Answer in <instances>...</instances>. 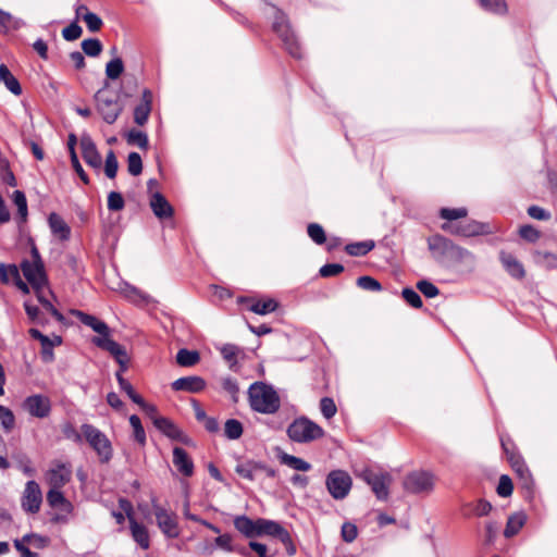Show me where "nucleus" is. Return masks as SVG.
I'll return each mask as SVG.
<instances>
[{
  "label": "nucleus",
  "mask_w": 557,
  "mask_h": 557,
  "mask_svg": "<svg viewBox=\"0 0 557 557\" xmlns=\"http://www.w3.org/2000/svg\"><path fill=\"white\" fill-rule=\"evenodd\" d=\"M249 403L255 411L271 414L280 408V397L274 388L263 382H255L248 389Z\"/></svg>",
  "instance_id": "nucleus-1"
},
{
  "label": "nucleus",
  "mask_w": 557,
  "mask_h": 557,
  "mask_svg": "<svg viewBox=\"0 0 557 557\" xmlns=\"http://www.w3.org/2000/svg\"><path fill=\"white\" fill-rule=\"evenodd\" d=\"M273 12L272 28L281 38L286 51L296 59L301 58V49L295 33L292 30L286 15L276 9L271 7Z\"/></svg>",
  "instance_id": "nucleus-2"
},
{
  "label": "nucleus",
  "mask_w": 557,
  "mask_h": 557,
  "mask_svg": "<svg viewBox=\"0 0 557 557\" xmlns=\"http://www.w3.org/2000/svg\"><path fill=\"white\" fill-rule=\"evenodd\" d=\"M287 435L290 441L304 444L321 438L324 435V431L312 420L300 417L288 425Z\"/></svg>",
  "instance_id": "nucleus-3"
},
{
  "label": "nucleus",
  "mask_w": 557,
  "mask_h": 557,
  "mask_svg": "<svg viewBox=\"0 0 557 557\" xmlns=\"http://www.w3.org/2000/svg\"><path fill=\"white\" fill-rule=\"evenodd\" d=\"M81 430L86 441L96 450L100 461H110L113 455V450L111 442L109 441L107 435L97 428H95L94 425L87 423L83 424Z\"/></svg>",
  "instance_id": "nucleus-4"
},
{
  "label": "nucleus",
  "mask_w": 557,
  "mask_h": 557,
  "mask_svg": "<svg viewBox=\"0 0 557 557\" xmlns=\"http://www.w3.org/2000/svg\"><path fill=\"white\" fill-rule=\"evenodd\" d=\"M357 476L364 481L372 490L379 500H386L389 496L392 475L384 471H373L366 468Z\"/></svg>",
  "instance_id": "nucleus-5"
},
{
  "label": "nucleus",
  "mask_w": 557,
  "mask_h": 557,
  "mask_svg": "<svg viewBox=\"0 0 557 557\" xmlns=\"http://www.w3.org/2000/svg\"><path fill=\"white\" fill-rule=\"evenodd\" d=\"M21 269L25 278L34 288L38 289L46 284L44 262L35 245L30 249V260H24L21 263Z\"/></svg>",
  "instance_id": "nucleus-6"
},
{
  "label": "nucleus",
  "mask_w": 557,
  "mask_h": 557,
  "mask_svg": "<svg viewBox=\"0 0 557 557\" xmlns=\"http://www.w3.org/2000/svg\"><path fill=\"white\" fill-rule=\"evenodd\" d=\"M325 486L334 499L342 500L348 496L352 486V480L348 472L336 469L326 475Z\"/></svg>",
  "instance_id": "nucleus-7"
},
{
  "label": "nucleus",
  "mask_w": 557,
  "mask_h": 557,
  "mask_svg": "<svg viewBox=\"0 0 557 557\" xmlns=\"http://www.w3.org/2000/svg\"><path fill=\"white\" fill-rule=\"evenodd\" d=\"M97 110L104 122L112 124L121 114L123 107L114 97L108 95L104 89H100L95 96Z\"/></svg>",
  "instance_id": "nucleus-8"
},
{
  "label": "nucleus",
  "mask_w": 557,
  "mask_h": 557,
  "mask_svg": "<svg viewBox=\"0 0 557 557\" xmlns=\"http://www.w3.org/2000/svg\"><path fill=\"white\" fill-rule=\"evenodd\" d=\"M403 485L412 494L430 493L434 487V476L426 471H413L406 475Z\"/></svg>",
  "instance_id": "nucleus-9"
},
{
  "label": "nucleus",
  "mask_w": 557,
  "mask_h": 557,
  "mask_svg": "<svg viewBox=\"0 0 557 557\" xmlns=\"http://www.w3.org/2000/svg\"><path fill=\"white\" fill-rule=\"evenodd\" d=\"M42 503V493L40 486L35 481H28L21 498V506L28 513H37Z\"/></svg>",
  "instance_id": "nucleus-10"
},
{
  "label": "nucleus",
  "mask_w": 557,
  "mask_h": 557,
  "mask_svg": "<svg viewBox=\"0 0 557 557\" xmlns=\"http://www.w3.org/2000/svg\"><path fill=\"white\" fill-rule=\"evenodd\" d=\"M153 513L156 516L158 527L165 536L170 539L178 536L180 532L175 513L156 504L153 505Z\"/></svg>",
  "instance_id": "nucleus-11"
},
{
  "label": "nucleus",
  "mask_w": 557,
  "mask_h": 557,
  "mask_svg": "<svg viewBox=\"0 0 557 557\" xmlns=\"http://www.w3.org/2000/svg\"><path fill=\"white\" fill-rule=\"evenodd\" d=\"M72 478V469L70 465L55 462L48 470L46 479L51 487L62 488Z\"/></svg>",
  "instance_id": "nucleus-12"
},
{
  "label": "nucleus",
  "mask_w": 557,
  "mask_h": 557,
  "mask_svg": "<svg viewBox=\"0 0 557 557\" xmlns=\"http://www.w3.org/2000/svg\"><path fill=\"white\" fill-rule=\"evenodd\" d=\"M24 409L33 417L44 419L51 411V403L44 395H32L24 400Z\"/></svg>",
  "instance_id": "nucleus-13"
},
{
  "label": "nucleus",
  "mask_w": 557,
  "mask_h": 557,
  "mask_svg": "<svg viewBox=\"0 0 557 557\" xmlns=\"http://www.w3.org/2000/svg\"><path fill=\"white\" fill-rule=\"evenodd\" d=\"M82 156L85 162L96 169L100 170L102 165V158L97 150L94 140L88 135H84L81 138Z\"/></svg>",
  "instance_id": "nucleus-14"
},
{
  "label": "nucleus",
  "mask_w": 557,
  "mask_h": 557,
  "mask_svg": "<svg viewBox=\"0 0 557 557\" xmlns=\"http://www.w3.org/2000/svg\"><path fill=\"white\" fill-rule=\"evenodd\" d=\"M502 445L507 454V458L511 465V468L518 474V476L523 481V485L525 487H530V485L532 484V476H531V473H530L528 467L525 466L523 459L521 458L520 455H518L513 451H509L504 442L502 443Z\"/></svg>",
  "instance_id": "nucleus-15"
},
{
  "label": "nucleus",
  "mask_w": 557,
  "mask_h": 557,
  "mask_svg": "<svg viewBox=\"0 0 557 557\" xmlns=\"http://www.w3.org/2000/svg\"><path fill=\"white\" fill-rule=\"evenodd\" d=\"M261 519L262 518L252 520L245 515L237 516L234 519V527L238 532L248 539L260 536Z\"/></svg>",
  "instance_id": "nucleus-16"
},
{
  "label": "nucleus",
  "mask_w": 557,
  "mask_h": 557,
  "mask_svg": "<svg viewBox=\"0 0 557 557\" xmlns=\"http://www.w3.org/2000/svg\"><path fill=\"white\" fill-rule=\"evenodd\" d=\"M442 228L450 234L465 237L475 236L482 233V225L474 221L460 222L457 224L445 223L443 224Z\"/></svg>",
  "instance_id": "nucleus-17"
},
{
  "label": "nucleus",
  "mask_w": 557,
  "mask_h": 557,
  "mask_svg": "<svg viewBox=\"0 0 557 557\" xmlns=\"http://www.w3.org/2000/svg\"><path fill=\"white\" fill-rule=\"evenodd\" d=\"M499 260L505 271L516 280H522L525 276L523 264L510 252L502 251Z\"/></svg>",
  "instance_id": "nucleus-18"
},
{
  "label": "nucleus",
  "mask_w": 557,
  "mask_h": 557,
  "mask_svg": "<svg viewBox=\"0 0 557 557\" xmlns=\"http://www.w3.org/2000/svg\"><path fill=\"white\" fill-rule=\"evenodd\" d=\"M154 426L171 440L186 443L187 437L182 430L176 426L170 419L164 417H157L153 419Z\"/></svg>",
  "instance_id": "nucleus-19"
},
{
  "label": "nucleus",
  "mask_w": 557,
  "mask_h": 557,
  "mask_svg": "<svg viewBox=\"0 0 557 557\" xmlns=\"http://www.w3.org/2000/svg\"><path fill=\"white\" fill-rule=\"evenodd\" d=\"M429 249L436 260H446L453 242L442 235H434L428 240Z\"/></svg>",
  "instance_id": "nucleus-20"
},
{
  "label": "nucleus",
  "mask_w": 557,
  "mask_h": 557,
  "mask_svg": "<svg viewBox=\"0 0 557 557\" xmlns=\"http://www.w3.org/2000/svg\"><path fill=\"white\" fill-rule=\"evenodd\" d=\"M150 207L154 215L159 219H168L173 215V208L165 197L156 191L150 196Z\"/></svg>",
  "instance_id": "nucleus-21"
},
{
  "label": "nucleus",
  "mask_w": 557,
  "mask_h": 557,
  "mask_svg": "<svg viewBox=\"0 0 557 557\" xmlns=\"http://www.w3.org/2000/svg\"><path fill=\"white\" fill-rule=\"evenodd\" d=\"M92 343L97 347L110 352V355L116 361L127 356L126 349L122 345L110 338V335H107L106 337H94Z\"/></svg>",
  "instance_id": "nucleus-22"
},
{
  "label": "nucleus",
  "mask_w": 557,
  "mask_h": 557,
  "mask_svg": "<svg viewBox=\"0 0 557 557\" xmlns=\"http://www.w3.org/2000/svg\"><path fill=\"white\" fill-rule=\"evenodd\" d=\"M206 387V382L200 376H184L172 383L174 391H185L189 393H199Z\"/></svg>",
  "instance_id": "nucleus-23"
},
{
  "label": "nucleus",
  "mask_w": 557,
  "mask_h": 557,
  "mask_svg": "<svg viewBox=\"0 0 557 557\" xmlns=\"http://www.w3.org/2000/svg\"><path fill=\"white\" fill-rule=\"evenodd\" d=\"M74 314L77 317V319L86 326H89L98 333L99 337H106L107 335H110V329L109 326L95 315L82 312V311H75Z\"/></svg>",
  "instance_id": "nucleus-24"
},
{
  "label": "nucleus",
  "mask_w": 557,
  "mask_h": 557,
  "mask_svg": "<svg viewBox=\"0 0 557 557\" xmlns=\"http://www.w3.org/2000/svg\"><path fill=\"white\" fill-rule=\"evenodd\" d=\"M173 463L176 469L185 476H190L194 472V463L186 450L181 447L173 449Z\"/></svg>",
  "instance_id": "nucleus-25"
},
{
  "label": "nucleus",
  "mask_w": 557,
  "mask_h": 557,
  "mask_svg": "<svg viewBox=\"0 0 557 557\" xmlns=\"http://www.w3.org/2000/svg\"><path fill=\"white\" fill-rule=\"evenodd\" d=\"M7 271L10 272L12 280L14 281L15 286L24 294L29 293L28 285L22 281L20 276V272L16 265L14 264H4L0 263V281L4 284H8L10 282L9 276H7Z\"/></svg>",
  "instance_id": "nucleus-26"
},
{
  "label": "nucleus",
  "mask_w": 557,
  "mask_h": 557,
  "mask_svg": "<svg viewBox=\"0 0 557 557\" xmlns=\"http://www.w3.org/2000/svg\"><path fill=\"white\" fill-rule=\"evenodd\" d=\"M47 502L50 507L60 508L66 513H71L73 511V505L64 497L61 488L50 486V490L47 493Z\"/></svg>",
  "instance_id": "nucleus-27"
},
{
  "label": "nucleus",
  "mask_w": 557,
  "mask_h": 557,
  "mask_svg": "<svg viewBox=\"0 0 557 557\" xmlns=\"http://www.w3.org/2000/svg\"><path fill=\"white\" fill-rule=\"evenodd\" d=\"M50 230L54 236L61 240H67L71 235V228L66 222L57 213H51L48 218Z\"/></svg>",
  "instance_id": "nucleus-28"
},
{
  "label": "nucleus",
  "mask_w": 557,
  "mask_h": 557,
  "mask_svg": "<svg viewBox=\"0 0 557 557\" xmlns=\"http://www.w3.org/2000/svg\"><path fill=\"white\" fill-rule=\"evenodd\" d=\"M270 535L278 539L280 541L287 540V530L284 529L278 522L269 519H261L260 536Z\"/></svg>",
  "instance_id": "nucleus-29"
},
{
  "label": "nucleus",
  "mask_w": 557,
  "mask_h": 557,
  "mask_svg": "<svg viewBox=\"0 0 557 557\" xmlns=\"http://www.w3.org/2000/svg\"><path fill=\"white\" fill-rule=\"evenodd\" d=\"M129 529L134 541L144 549L149 548V534L145 525L139 524L135 518H131Z\"/></svg>",
  "instance_id": "nucleus-30"
},
{
  "label": "nucleus",
  "mask_w": 557,
  "mask_h": 557,
  "mask_svg": "<svg viewBox=\"0 0 557 557\" xmlns=\"http://www.w3.org/2000/svg\"><path fill=\"white\" fill-rule=\"evenodd\" d=\"M527 521V515L522 511L512 513L507 521L504 535L506 537L515 536L524 525Z\"/></svg>",
  "instance_id": "nucleus-31"
},
{
  "label": "nucleus",
  "mask_w": 557,
  "mask_h": 557,
  "mask_svg": "<svg viewBox=\"0 0 557 557\" xmlns=\"http://www.w3.org/2000/svg\"><path fill=\"white\" fill-rule=\"evenodd\" d=\"M0 83H3L13 95L20 96L22 94L18 81L12 75L5 64L0 65Z\"/></svg>",
  "instance_id": "nucleus-32"
},
{
  "label": "nucleus",
  "mask_w": 557,
  "mask_h": 557,
  "mask_svg": "<svg viewBox=\"0 0 557 557\" xmlns=\"http://www.w3.org/2000/svg\"><path fill=\"white\" fill-rule=\"evenodd\" d=\"M260 468H263V463L248 461L237 465L235 471L243 479L255 481Z\"/></svg>",
  "instance_id": "nucleus-33"
},
{
  "label": "nucleus",
  "mask_w": 557,
  "mask_h": 557,
  "mask_svg": "<svg viewBox=\"0 0 557 557\" xmlns=\"http://www.w3.org/2000/svg\"><path fill=\"white\" fill-rule=\"evenodd\" d=\"M25 23L11 13L3 11L0 9V30L3 33H8L10 30H17L23 27Z\"/></svg>",
  "instance_id": "nucleus-34"
},
{
  "label": "nucleus",
  "mask_w": 557,
  "mask_h": 557,
  "mask_svg": "<svg viewBox=\"0 0 557 557\" xmlns=\"http://www.w3.org/2000/svg\"><path fill=\"white\" fill-rule=\"evenodd\" d=\"M446 260L473 264L474 257L469 250L453 243Z\"/></svg>",
  "instance_id": "nucleus-35"
},
{
  "label": "nucleus",
  "mask_w": 557,
  "mask_h": 557,
  "mask_svg": "<svg viewBox=\"0 0 557 557\" xmlns=\"http://www.w3.org/2000/svg\"><path fill=\"white\" fill-rule=\"evenodd\" d=\"M280 461L283 465H285L294 470H297V471L307 472V471L311 470V468H312L308 461H306L299 457L286 454V453H283L280 456Z\"/></svg>",
  "instance_id": "nucleus-36"
},
{
  "label": "nucleus",
  "mask_w": 557,
  "mask_h": 557,
  "mask_svg": "<svg viewBox=\"0 0 557 557\" xmlns=\"http://www.w3.org/2000/svg\"><path fill=\"white\" fill-rule=\"evenodd\" d=\"M374 248V242L364 240L346 245L345 250L350 256H364Z\"/></svg>",
  "instance_id": "nucleus-37"
},
{
  "label": "nucleus",
  "mask_w": 557,
  "mask_h": 557,
  "mask_svg": "<svg viewBox=\"0 0 557 557\" xmlns=\"http://www.w3.org/2000/svg\"><path fill=\"white\" fill-rule=\"evenodd\" d=\"M277 308V302L272 299L257 300L250 307L249 310L256 314L264 315L273 312Z\"/></svg>",
  "instance_id": "nucleus-38"
},
{
  "label": "nucleus",
  "mask_w": 557,
  "mask_h": 557,
  "mask_svg": "<svg viewBox=\"0 0 557 557\" xmlns=\"http://www.w3.org/2000/svg\"><path fill=\"white\" fill-rule=\"evenodd\" d=\"M200 359L199 352L196 350L180 349L176 355V362L182 367H191Z\"/></svg>",
  "instance_id": "nucleus-39"
},
{
  "label": "nucleus",
  "mask_w": 557,
  "mask_h": 557,
  "mask_svg": "<svg viewBox=\"0 0 557 557\" xmlns=\"http://www.w3.org/2000/svg\"><path fill=\"white\" fill-rule=\"evenodd\" d=\"M13 202L17 207L18 213V222L25 223L27 220L28 209H27V200L25 194L21 190H15L13 193Z\"/></svg>",
  "instance_id": "nucleus-40"
},
{
  "label": "nucleus",
  "mask_w": 557,
  "mask_h": 557,
  "mask_svg": "<svg viewBox=\"0 0 557 557\" xmlns=\"http://www.w3.org/2000/svg\"><path fill=\"white\" fill-rule=\"evenodd\" d=\"M239 351V347L233 344H225L220 348V352L223 359L228 363L231 370H235V366L237 363V355Z\"/></svg>",
  "instance_id": "nucleus-41"
},
{
  "label": "nucleus",
  "mask_w": 557,
  "mask_h": 557,
  "mask_svg": "<svg viewBox=\"0 0 557 557\" xmlns=\"http://www.w3.org/2000/svg\"><path fill=\"white\" fill-rule=\"evenodd\" d=\"M224 434L228 440H238L243 434V424L236 419L226 420Z\"/></svg>",
  "instance_id": "nucleus-42"
},
{
  "label": "nucleus",
  "mask_w": 557,
  "mask_h": 557,
  "mask_svg": "<svg viewBox=\"0 0 557 557\" xmlns=\"http://www.w3.org/2000/svg\"><path fill=\"white\" fill-rule=\"evenodd\" d=\"M82 49L88 57H98L102 51V44L97 38H89L82 41Z\"/></svg>",
  "instance_id": "nucleus-43"
},
{
  "label": "nucleus",
  "mask_w": 557,
  "mask_h": 557,
  "mask_svg": "<svg viewBox=\"0 0 557 557\" xmlns=\"http://www.w3.org/2000/svg\"><path fill=\"white\" fill-rule=\"evenodd\" d=\"M127 143L141 149H147L149 144L147 134L137 129H131L127 133Z\"/></svg>",
  "instance_id": "nucleus-44"
},
{
  "label": "nucleus",
  "mask_w": 557,
  "mask_h": 557,
  "mask_svg": "<svg viewBox=\"0 0 557 557\" xmlns=\"http://www.w3.org/2000/svg\"><path fill=\"white\" fill-rule=\"evenodd\" d=\"M124 71V64L121 58L109 61L106 65V75L110 79H116Z\"/></svg>",
  "instance_id": "nucleus-45"
},
{
  "label": "nucleus",
  "mask_w": 557,
  "mask_h": 557,
  "mask_svg": "<svg viewBox=\"0 0 557 557\" xmlns=\"http://www.w3.org/2000/svg\"><path fill=\"white\" fill-rule=\"evenodd\" d=\"M308 236L317 245L326 243V235L323 227L318 223H310L307 227Z\"/></svg>",
  "instance_id": "nucleus-46"
},
{
  "label": "nucleus",
  "mask_w": 557,
  "mask_h": 557,
  "mask_svg": "<svg viewBox=\"0 0 557 557\" xmlns=\"http://www.w3.org/2000/svg\"><path fill=\"white\" fill-rule=\"evenodd\" d=\"M129 424L133 428L135 441L140 445H145L146 444V433L141 425L140 419L136 414H133L129 417Z\"/></svg>",
  "instance_id": "nucleus-47"
},
{
  "label": "nucleus",
  "mask_w": 557,
  "mask_h": 557,
  "mask_svg": "<svg viewBox=\"0 0 557 557\" xmlns=\"http://www.w3.org/2000/svg\"><path fill=\"white\" fill-rule=\"evenodd\" d=\"M0 424L7 432H10L15 425V417L12 410L2 405H0Z\"/></svg>",
  "instance_id": "nucleus-48"
},
{
  "label": "nucleus",
  "mask_w": 557,
  "mask_h": 557,
  "mask_svg": "<svg viewBox=\"0 0 557 557\" xmlns=\"http://www.w3.org/2000/svg\"><path fill=\"white\" fill-rule=\"evenodd\" d=\"M119 170V162L113 150H109L104 162V173L109 178H114Z\"/></svg>",
  "instance_id": "nucleus-49"
},
{
  "label": "nucleus",
  "mask_w": 557,
  "mask_h": 557,
  "mask_svg": "<svg viewBox=\"0 0 557 557\" xmlns=\"http://www.w3.org/2000/svg\"><path fill=\"white\" fill-rule=\"evenodd\" d=\"M127 170L133 176H137L143 171L141 157L137 152H131L127 157Z\"/></svg>",
  "instance_id": "nucleus-50"
},
{
  "label": "nucleus",
  "mask_w": 557,
  "mask_h": 557,
  "mask_svg": "<svg viewBox=\"0 0 557 557\" xmlns=\"http://www.w3.org/2000/svg\"><path fill=\"white\" fill-rule=\"evenodd\" d=\"M481 7L490 12L504 13L507 10L504 0H479Z\"/></svg>",
  "instance_id": "nucleus-51"
},
{
  "label": "nucleus",
  "mask_w": 557,
  "mask_h": 557,
  "mask_svg": "<svg viewBox=\"0 0 557 557\" xmlns=\"http://www.w3.org/2000/svg\"><path fill=\"white\" fill-rule=\"evenodd\" d=\"M151 112V107L148 104H141L139 103L136 106L134 110V121L138 125H144L148 121L149 114Z\"/></svg>",
  "instance_id": "nucleus-52"
},
{
  "label": "nucleus",
  "mask_w": 557,
  "mask_h": 557,
  "mask_svg": "<svg viewBox=\"0 0 557 557\" xmlns=\"http://www.w3.org/2000/svg\"><path fill=\"white\" fill-rule=\"evenodd\" d=\"M357 285L364 290L379 292L382 289L380 282L368 275L358 277Z\"/></svg>",
  "instance_id": "nucleus-53"
},
{
  "label": "nucleus",
  "mask_w": 557,
  "mask_h": 557,
  "mask_svg": "<svg viewBox=\"0 0 557 557\" xmlns=\"http://www.w3.org/2000/svg\"><path fill=\"white\" fill-rule=\"evenodd\" d=\"M536 262L549 269H557V255L552 252H537Z\"/></svg>",
  "instance_id": "nucleus-54"
},
{
  "label": "nucleus",
  "mask_w": 557,
  "mask_h": 557,
  "mask_svg": "<svg viewBox=\"0 0 557 557\" xmlns=\"http://www.w3.org/2000/svg\"><path fill=\"white\" fill-rule=\"evenodd\" d=\"M467 209L466 208H443L440 212L441 218L447 220V221H454L461 218H465L467 215Z\"/></svg>",
  "instance_id": "nucleus-55"
},
{
  "label": "nucleus",
  "mask_w": 557,
  "mask_h": 557,
  "mask_svg": "<svg viewBox=\"0 0 557 557\" xmlns=\"http://www.w3.org/2000/svg\"><path fill=\"white\" fill-rule=\"evenodd\" d=\"M83 29L82 27L76 23L73 22L62 30V36L67 41H73L78 39L82 36Z\"/></svg>",
  "instance_id": "nucleus-56"
},
{
  "label": "nucleus",
  "mask_w": 557,
  "mask_h": 557,
  "mask_svg": "<svg viewBox=\"0 0 557 557\" xmlns=\"http://www.w3.org/2000/svg\"><path fill=\"white\" fill-rule=\"evenodd\" d=\"M125 201L117 191H111L108 195V209L110 211H120L124 208Z\"/></svg>",
  "instance_id": "nucleus-57"
},
{
  "label": "nucleus",
  "mask_w": 557,
  "mask_h": 557,
  "mask_svg": "<svg viewBox=\"0 0 557 557\" xmlns=\"http://www.w3.org/2000/svg\"><path fill=\"white\" fill-rule=\"evenodd\" d=\"M320 409H321L322 414L326 419L333 418L337 411L334 400L330 397H323L321 399Z\"/></svg>",
  "instance_id": "nucleus-58"
},
{
  "label": "nucleus",
  "mask_w": 557,
  "mask_h": 557,
  "mask_svg": "<svg viewBox=\"0 0 557 557\" xmlns=\"http://www.w3.org/2000/svg\"><path fill=\"white\" fill-rule=\"evenodd\" d=\"M417 288L428 298H433L438 295V288L426 280L419 281Z\"/></svg>",
  "instance_id": "nucleus-59"
},
{
  "label": "nucleus",
  "mask_w": 557,
  "mask_h": 557,
  "mask_svg": "<svg viewBox=\"0 0 557 557\" xmlns=\"http://www.w3.org/2000/svg\"><path fill=\"white\" fill-rule=\"evenodd\" d=\"M512 482L508 475H502L499 478L497 494L502 497H508L512 494Z\"/></svg>",
  "instance_id": "nucleus-60"
},
{
  "label": "nucleus",
  "mask_w": 557,
  "mask_h": 557,
  "mask_svg": "<svg viewBox=\"0 0 557 557\" xmlns=\"http://www.w3.org/2000/svg\"><path fill=\"white\" fill-rule=\"evenodd\" d=\"M403 297L413 308H421L422 307V300L420 295L413 290L412 288H404L403 289Z\"/></svg>",
  "instance_id": "nucleus-61"
},
{
  "label": "nucleus",
  "mask_w": 557,
  "mask_h": 557,
  "mask_svg": "<svg viewBox=\"0 0 557 557\" xmlns=\"http://www.w3.org/2000/svg\"><path fill=\"white\" fill-rule=\"evenodd\" d=\"M41 344V358L45 362H52L54 359L53 347L54 343L47 336Z\"/></svg>",
  "instance_id": "nucleus-62"
},
{
  "label": "nucleus",
  "mask_w": 557,
  "mask_h": 557,
  "mask_svg": "<svg viewBox=\"0 0 557 557\" xmlns=\"http://www.w3.org/2000/svg\"><path fill=\"white\" fill-rule=\"evenodd\" d=\"M83 21L86 23L87 28L92 33L98 32L102 26V20L92 12L83 15Z\"/></svg>",
  "instance_id": "nucleus-63"
},
{
  "label": "nucleus",
  "mask_w": 557,
  "mask_h": 557,
  "mask_svg": "<svg viewBox=\"0 0 557 557\" xmlns=\"http://www.w3.org/2000/svg\"><path fill=\"white\" fill-rule=\"evenodd\" d=\"M341 534L345 542L351 543L356 540L358 535L357 527L354 523L345 522L342 525Z\"/></svg>",
  "instance_id": "nucleus-64"
}]
</instances>
